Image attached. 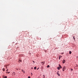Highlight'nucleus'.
<instances>
[{"instance_id": "1", "label": "nucleus", "mask_w": 78, "mask_h": 78, "mask_svg": "<svg viewBox=\"0 0 78 78\" xmlns=\"http://www.w3.org/2000/svg\"><path fill=\"white\" fill-rule=\"evenodd\" d=\"M66 66H63L62 68V71L63 72H64V71L66 70Z\"/></svg>"}, {"instance_id": "2", "label": "nucleus", "mask_w": 78, "mask_h": 78, "mask_svg": "<svg viewBox=\"0 0 78 78\" xmlns=\"http://www.w3.org/2000/svg\"><path fill=\"white\" fill-rule=\"evenodd\" d=\"M59 71H58L57 73V74L58 75V76H60V74L59 73Z\"/></svg>"}, {"instance_id": "3", "label": "nucleus", "mask_w": 78, "mask_h": 78, "mask_svg": "<svg viewBox=\"0 0 78 78\" xmlns=\"http://www.w3.org/2000/svg\"><path fill=\"white\" fill-rule=\"evenodd\" d=\"M62 62L63 64H64V63H65V62H66V60H63L62 61Z\"/></svg>"}, {"instance_id": "4", "label": "nucleus", "mask_w": 78, "mask_h": 78, "mask_svg": "<svg viewBox=\"0 0 78 78\" xmlns=\"http://www.w3.org/2000/svg\"><path fill=\"white\" fill-rule=\"evenodd\" d=\"M60 67H58L57 68V69H58V70H60Z\"/></svg>"}, {"instance_id": "5", "label": "nucleus", "mask_w": 78, "mask_h": 78, "mask_svg": "<svg viewBox=\"0 0 78 78\" xmlns=\"http://www.w3.org/2000/svg\"><path fill=\"white\" fill-rule=\"evenodd\" d=\"M62 57V56H61L60 55L59 56V59H60V58Z\"/></svg>"}, {"instance_id": "6", "label": "nucleus", "mask_w": 78, "mask_h": 78, "mask_svg": "<svg viewBox=\"0 0 78 78\" xmlns=\"http://www.w3.org/2000/svg\"><path fill=\"white\" fill-rule=\"evenodd\" d=\"M59 67H60V68L61 69H62V67L60 65H59Z\"/></svg>"}, {"instance_id": "7", "label": "nucleus", "mask_w": 78, "mask_h": 78, "mask_svg": "<svg viewBox=\"0 0 78 78\" xmlns=\"http://www.w3.org/2000/svg\"><path fill=\"white\" fill-rule=\"evenodd\" d=\"M44 62H41V64H43V65L44 64Z\"/></svg>"}, {"instance_id": "8", "label": "nucleus", "mask_w": 78, "mask_h": 78, "mask_svg": "<svg viewBox=\"0 0 78 78\" xmlns=\"http://www.w3.org/2000/svg\"><path fill=\"white\" fill-rule=\"evenodd\" d=\"M69 54H72V51H69Z\"/></svg>"}, {"instance_id": "9", "label": "nucleus", "mask_w": 78, "mask_h": 78, "mask_svg": "<svg viewBox=\"0 0 78 78\" xmlns=\"http://www.w3.org/2000/svg\"><path fill=\"white\" fill-rule=\"evenodd\" d=\"M47 68L50 67V66L49 65H48V66H47Z\"/></svg>"}, {"instance_id": "10", "label": "nucleus", "mask_w": 78, "mask_h": 78, "mask_svg": "<svg viewBox=\"0 0 78 78\" xmlns=\"http://www.w3.org/2000/svg\"><path fill=\"white\" fill-rule=\"evenodd\" d=\"M5 68H3V69H2V70H3V71H5Z\"/></svg>"}, {"instance_id": "11", "label": "nucleus", "mask_w": 78, "mask_h": 78, "mask_svg": "<svg viewBox=\"0 0 78 78\" xmlns=\"http://www.w3.org/2000/svg\"><path fill=\"white\" fill-rule=\"evenodd\" d=\"M73 38L74 39V40H75V37H74V36L73 37Z\"/></svg>"}, {"instance_id": "12", "label": "nucleus", "mask_w": 78, "mask_h": 78, "mask_svg": "<svg viewBox=\"0 0 78 78\" xmlns=\"http://www.w3.org/2000/svg\"><path fill=\"white\" fill-rule=\"evenodd\" d=\"M34 69L35 70H36V67H34Z\"/></svg>"}, {"instance_id": "13", "label": "nucleus", "mask_w": 78, "mask_h": 78, "mask_svg": "<svg viewBox=\"0 0 78 78\" xmlns=\"http://www.w3.org/2000/svg\"><path fill=\"white\" fill-rule=\"evenodd\" d=\"M22 72H24V70H23V69L22 70Z\"/></svg>"}, {"instance_id": "14", "label": "nucleus", "mask_w": 78, "mask_h": 78, "mask_svg": "<svg viewBox=\"0 0 78 78\" xmlns=\"http://www.w3.org/2000/svg\"><path fill=\"white\" fill-rule=\"evenodd\" d=\"M43 78H45V75H43Z\"/></svg>"}, {"instance_id": "15", "label": "nucleus", "mask_w": 78, "mask_h": 78, "mask_svg": "<svg viewBox=\"0 0 78 78\" xmlns=\"http://www.w3.org/2000/svg\"><path fill=\"white\" fill-rule=\"evenodd\" d=\"M19 61H20V62H22V60H20Z\"/></svg>"}, {"instance_id": "16", "label": "nucleus", "mask_w": 78, "mask_h": 78, "mask_svg": "<svg viewBox=\"0 0 78 78\" xmlns=\"http://www.w3.org/2000/svg\"><path fill=\"white\" fill-rule=\"evenodd\" d=\"M13 74H14V75H15V73H14V72H13Z\"/></svg>"}, {"instance_id": "17", "label": "nucleus", "mask_w": 78, "mask_h": 78, "mask_svg": "<svg viewBox=\"0 0 78 78\" xmlns=\"http://www.w3.org/2000/svg\"><path fill=\"white\" fill-rule=\"evenodd\" d=\"M4 78H7V77L6 76H5V77H4Z\"/></svg>"}, {"instance_id": "18", "label": "nucleus", "mask_w": 78, "mask_h": 78, "mask_svg": "<svg viewBox=\"0 0 78 78\" xmlns=\"http://www.w3.org/2000/svg\"><path fill=\"white\" fill-rule=\"evenodd\" d=\"M71 71H72L73 70V69H71Z\"/></svg>"}, {"instance_id": "19", "label": "nucleus", "mask_w": 78, "mask_h": 78, "mask_svg": "<svg viewBox=\"0 0 78 78\" xmlns=\"http://www.w3.org/2000/svg\"><path fill=\"white\" fill-rule=\"evenodd\" d=\"M7 73H10V72H7Z\"/></svg>"}, {"instance_id": "20", "label": "nucleus", "mask_w": 78, "mask_h": 78, "mask_svg": "<svg viewBox=\"0 0 78 78\" xmlns=\"http://www.w3.org/2000/svg\"><path fill=\"white\" fill-rule=\"evenodd\" d=\"M28 78H30V76H28Z\"/></svg>"}, {"instance_id": "21", "label": "nucleus", "mask_w": 78, "mask_h": 78, "mask_svg": "<svg viewBox=\"0 0 78 78\" xmlns=\"http://www.w3.org/2000/svg\"><path fill=\"white\" fill-rule=\"evenodd\" d=\"M7 72H8V69H7L6 70Z\"/></svg>"}, {"instance_id": "22", "label": "nucleus", "mask_w": 78, "mask_h": 78, "mask_svg": "<svg viewBox=\"0 0 78 78\" xmlns=\"http://www.w3.org/2000/svg\"><path fill=\"white\" fill-rule=\"evenodd\" d=\"M33 62H34V63L35 62L34 61H33Z\"/></svg>"}, {"instance_id": "23", "label": "nucleus", "mask_w": 78, "mask_h": 78, "mask_svg": "<svg viewBox=\"0 0 78 78\" xmlns=\"http://www.w3.org/2000/svg\"><path fill=\"white\" fill-rule=\"evenodd\" d=\"M38 69H39V68H37V70H38Z\"/></svg>"}, {"instance_id": "24", "label": "nucleus", "mask_w": 78, "mask_h": 78, "mask_svg": "<svg viewBox=\"0 0 78 78\" xmlns=\"http://www.w3.org/2000/svg\"><path fill=\"white\" fill-rule=\"evenodd\" d=\"M18 62H19V61H18Z\"/></svg>"}, {"instance_id": "25", "label": "nucleus", "mask_w": 78, "mask_h": 78, "mask_svg": "<svg viewBox=\"0 0 78 78\" xmlns=\"http://www.w3.org/2000/svg\"><path fill=\"white\" fill-rule=\"evenodd\" d=\"M31 74L32 75H33V74H32V73H31Z\"/></svg>"}]
</instances>
